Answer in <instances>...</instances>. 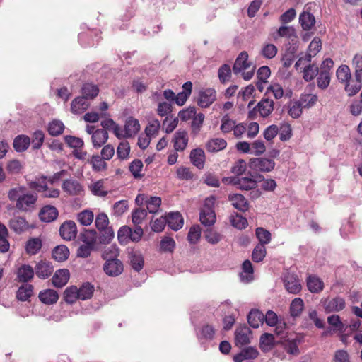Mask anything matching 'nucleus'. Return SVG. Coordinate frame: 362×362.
<instances>
[{"mask_svg":"<svg viewBox=\"0 0 362 362\" xmlns=\"http://www.w3.org/2000/svg\"><path fill=\"white\" fill-rule=\"evenodd\" d=\"M9 199L16 201V207L23 211H30L34 209L37 195L33 192H28L23 187L12 188L8 193Z\"/></svg>","mask_w":362,"mask_h":362,"instance_id":"nucleus-1","label":"nucleus"},{"mask_svg":"<svg viewBox=\"0 0 362 362\" xmlns=\"http://www.w3.org/2000/svg\"><path fill=\"white\" fill-rule=\"evenodd\" d=\"M250 67L251 64L248 62V54L244 51L240 52L237 57L233 67V71L235 74L242 72L243 78L246 81H249L252 78L255 71L254 67L247 71Z\"/></svg>","mask_w":362,"mask_h":362,"instance_id":"nucleus-2","label":"nucleus"},{"mask_svg":"<svg viewBox=\"0 0 362 362\" xmlns=\"http://www.w3.org/2000/svg\"><path fill=\"white\" fill-rule=\"evenodd\" d=\"M321 303L326 313H338L346 307L345 300L340 296L322 298Z\"/></svg>","mask_w":362,"mask_h":362,"instance_id":"nucleus-3","label":"nucleus"},{"mask_svg":"<svg viewBox=\"0 0 362 362\" xmlns=\"http://www.w3.org/2000/svg\"><path fill=\"white\" fill-rule=\"evenodd\" d=\"M106 275L110 277L119 276L124 271V264L119 259L106 260L103 267Z\"/></svg>","mask_w":362,"mask_h":362,"instance_id":"nucleus-4","label":"nucleus"},{"mask_svg":"<svg viewBox=\"0 0 362 362\" xmlns=\"http://www.w3.org/2000/svg\"><path fill=\"white\" fill-rule=\"evenodd\" d=\"M275 166V163L272 159L267 158H252L250 160V167L260 172H270Z\"/></svg>","mask_w":362,"mask_h":362,"instance_id":"nucleus-5","label":"nucleus"},{"mask_svg":"<svg viewBox=\"0 0 362 362\" xmlns=\"http://www.w3.org/2000/svg\"><path fill=\"white\" fill-rule=\"evenodd\" d=\"M284 284L286 291L290 293L297 294L301 290L300 281L293 273L287 272L284 274Z\"/></svg>","mask_w":362,"mask_h":362,"instance_id":"nucleus-6","label":"nucleus"},{"mask_svg":"<svg viewBox=\"0 0 362 362\" xmlns=\"http://www.w3.org/2000/svg\"><path fill=\"white\" fill-rule=\"evenodd\" d=\"M216 99V92L212 88H204L199 91L198 105L202 108L209 107Z\"/></svg>","mask_w":362,"mask_h":362,"instance_id":"nucleus-7","label":"nucleus"},{"mask_svg":"<svg viewBox=\"0 0 362 362\" xmlns=\"http://www.w3.org/2000/svg\"><path fill=\"white\" fill-rule=\"evenodd\" d=\"M62 189L70 196L81 195L83 193V187L74 179H67L63 182Z\"/></svg>","mask_w":362,"mask_h":362,"instance_id":"nucleus-8","label":"nucleus"},{"mask_svg":"<svg viewBox=\"0 0 362 362\" xmlns=\"http://www.w3.org/2000/svg\"><path fill=\"white\" fill-rule=\"evenodd\" d=\"M251 331L246 325L238 327L235 332V344L243 346L250 342Z\"/></svg>","mask_w":362,"mask_h":362,"instance_id":"nucleus-9","label":"nucleus"},{"mask_svg":"<svg viewBox=\"0 0 362 362\" xmlns=\"http://www.w3.org/2000/svg\"><path fill=\"white\" fill-rule=\"evenodd\" d=\"M60 235L66 240H71L76 238L77 228L76 223L72 221L64 222L59 229Z\"/></svg>","mask_w":362,"mask_h":362,"instance_id":"nucleus-10","label":"nucleus"},{"mask_svg":"<svg viewBox=\"0 0 362 362\" xmlns=\"http://www.w3.org/2000/svg\"><path fill=\"white\" fill-rule=\"evenodd\" d=\"M36 275L40 279L49 277L53 272L52 264L45 259L40 260L35 267Z\"/></svg>","mask_w":362,"mask_h":362,"instance_id":"nucleus-11","label":"nucleus"},{"mask_svg":"<svg viewBox=\"0 0 362 362\" xmlns=\"http://www.w3.org/2000/svg\"><path fill=\"white\" fill-rule=\"evenodd\" d=\"M30 187L37 192H42L43 197L49 198H57L59 196L60 192L58 189H49L45 183H39L33 182L30 183Z\"/></svg>","mask_w":362,"mask_h":362,"instance_id":"nucleus-12","label":"nucleus"},{"mask_svg":"<svg viewBox=\"0 0 362 362\" xmlns=\"http://www.w3.org/2000/svg\"><path fill=\"white\" fill-rule=\"evenodd\" d=\"M227 146V141L222 138H212L209 139L205 147L208 152L217 153L225 149Z\"/></svg>","mask_w":362,"mask_h":362,"instance_id":"nucleus-13","label":"nucleus"},{"mask_svg":"<svg viewBox=\"0 0 362 362\" xmlns=\"http://www.w3.org/2000/svg\"><path fill=\"white\" fill-rule=\"evenodd\" d=\"M188 143V135L184 130H178L174 135V148L177 151H184Z\"/></svg>","mask_w":362,"mask_h":362,"instance_id":"nucleus-14","label":"nucleus"},{"mask_svg":"<svg viewBox=\"0 0 362 362\" xmlns=\"http://www.w3.org/2000/svg\"><path fill=\"white\" fill-rule=\"evenodd\" d=\"M190 161L198 169H203L205 163V153L200 148H194L190 152Z\"/></svg>","mask_w":362,"mask_h":362,"instance_id":"nucleus-15","label":"nucleus"},{"mask_svg":"<svg viewBox=\"0 0 362 362\" xmlns=\"http://www.w3.org/2000/svg\"><path fill=\"white\" fill-rule=\"evenodd\" d=\"M108 133L105 129H96L91 136V141L95 148L103 146L108 140Z\"/></svg>","mask_w":362,"mask_h":362,"instance_id":"nucleus-16","label":"nucleus"},{"mask_svg":"<svg viewBox=\"0 0 362 362\" xmlns=\"http://www.w3.org/2000/svg\"><path fill=\"white\" fill-rule=\"evenodd\" d=\"M274 105V101L272 99L263 98L257 103L255 110H257L262 117H266L272 112Z\"/></svg>","mask_w":362,"mask_h":362,"instance_id":"nucleus-17","label":"nucleus"},{"mask_svg":"<svg viewBox=\"0 0 362 362\" xmlns=\"http://www.w3.org/2000/svg\"><path fill=\"white\" fill-rule=\"evenodd\" d=\"M228 199L236 209L240 211H245L248 209L249 204L243 195L232 194L228 196Z\"/></svg>","mask_w":362,"mask_h":362,"instance_id":"nucleus-18","label":"nucleus"},{"mask_svg":"<svg viewBox=\"0 0 362 362\" xmlns=\"http://www.w3.org/2000/svg\"><path fill=\"white\" fill-rule=\"evenodd\" d=\"M70 274L68 269H59L56 271L52 277V284L54 286L57 288H62L65 286L69 279Z\"/></svg>","mask_w":362,"mask_h":362,"instance_id":"nucleus-19","label":"nucleus"},{"mask_svg":"<svg viewBox=\"0 0 362 362\" xmlns=\"http://www.w3.org/2000/svg\"><path fill=\"white\" fill-rule=\"evenodd\" d=\"M38 297L44 304L52 305L57 302L59 294L55 290L45 289L40 292Z\"/></svg>","mask_w":362,"mask_h":362,"instance_id":"nucleus-20","label":"nucleus"},{"mask_svg":"<svg viewBox=\"0 0 362 362\" xmlns=\"http://www.w3.org/2000/svg\"><path fill=\"white\" fill-rule=\"evenodd\" d=\"M277 35L279 37L287 38L294 45L298 42V35L292 26L282 25L279 27Z\"/></svg>","mask_w":362,"mask_h":362,"instance_id":"nucleus-21","label":"nucleus"},{"mask_svg":"<svg viewBox=\"0 0 362 362\" xmlns=\"http://www.w3.org/2000/svg\"><path fill=\"white\" fill-rule=\"evenodd\" d=\"M259 355L257 349L250 346L242 350L233 357L234 362H243L244 360L255 359Z\"/></svg>","mask_w":362,"mask_h":362,"instance_id":"nucleus-22","label":"nucleus"},{"mask_svg":"<svg viewBox=\"0 0 362 362\" xmlns=\"http://www.w3.org/2000/svg\"><path fill=\"white\" fill-rule=\"evenodd\" d=\"M16 275L18 281L27 283L33 278L34 270L31 266L23 264L18 269Z\"/></svg>","mask_w":362,"mask_h":362,"instance_id":"nucleus-23","label":"nucleus"},{"mask_svg":"<svg viewBox=\"0 0 362 362\" xmlns=\"http://www.w3.org/2000/svg\"><path fill=\"white\" fill-rule=\"evenodd\" d=\"M168 226L177 231L183 226L184 220L179 212H171L166 216Z\"/></svg>","mask_w":362,"mask_h":362,"instance_id":"nucleus-24","label":"nucleus"},{"mask_svg":"<svg viewBox=\"0 0 362 362\" xmlns=\"http://www.w3.org/2000/svg\"><path fill=\"white\" fill-rule=\"evenodd\" d=\"M40 218L44 222H52L55 220L58 216L57 209L52 206H44L40 212Z\"/></svg>","mask_w":362,"mask_h":362,"instance_id":"nucleus-25","label":"nucleus"},{"mask_svg":"<svg viewBox=\"0 0 362 362\" xmlns=\"http://www.w3.org/2000/svg\"><path fill=\"white\" fill-rule=\"evenodd\" d=\"M89 107V103L84 97H77L71 105V110L74 114L78 115L85 112Z\"/></svg>","mask_w":362,"mask_h":362,"instance_id":"nucleus-26","label":"nucleus"},{"mask_svg":"<svg viewBox=\"0 0 362 362\" xmlns=\"http://www.w3.org/2000/svg\"><path fill=\"white\" fill-rule=\"evenodd\" d=\"M264 315L259 310H252L247 315V322L253 328H258L263 324Z\"/></svg>","mask_w":362,"mask_h":362,"instance_id":"nucleus-27","label":"nucleus"},{"mask_svg":"<svg viewBox=\"0 0 362 362\" xmlns=\"http://www.w3.org/2000/svg\"><path fill=\"white\" fill-rule=\"evenodd\" d=\"M254 270L252 263L249 260H245L242 265V272L240 274V278L242 282L249 283L253 280Z\"/></svg>","mask_w":362,"mask_h":362,"instance_id":"nucleus-28","label":"nucleus"},{"mask_svg":"<svg viewBox=\"0 0 362 362\" xmlns=\"http://www.w3.org/2000/svg\"><path fill=\"white\" fill-rule=\"evenodd\" d=\"M233 181L238 188L243 190L252 189L257 185V181L254 178L249 177L234 178Z\"/></svg>","mask_w":362,"mask_h":362,"instance_id":"nucleus-29","label":"nucleus"},{"mask_svg":"<svg viewBox=\"0 0 362 362\" xmlns=\"http://www.w3.org/2000/svg\"><path fill=\"white\" fill-rule=\"evenodd\" d=\"M33 294V286L29 284H24L18 288L16 292V298L20 301H28L30 300Z\"/></svg>","mask_w":362,"mask_h":362,"instance_id":"nucleus-30","label":"nucleus"},{"mask_svg":"<svg viewBox=\"0 0 362 362\" xmlns=\"http://www.w3.org/2000/svg\"><path fill=\"white\" fill-rule=\"evenodd\" d=\"M140 124L137 119L129 117L127 119L124 125V132L126 137L134 136L139 130Z\"/></svg>","mask_w":362,"mask_h":362,"instance_id":"nucleus-31","label":"nucleus"},{"mask_svg":"<svg viewBox=\"0 0 362 362\" xmlns=\"http://www.w3.org/2000/svg\"><path fill=\"white\" fill-rule=\"evenodd\" d=\"M200 221L204 226H210L216 221V214L213 209H202L200 212Z\"/></svg>","mask_w":362,"mask_h":362,"instance_id":"nucleus-32","label":"nucleus"},{"mask_svg":"<svg viewBox=\"0 0 362 362\" xmlns=\"http://www.w3.org/2000/svg\"><path fill=\"white\" fill-rule=\"evenodd\" d=\"M215 334L214 328L209 325L203 326L197 332V337L201 343L212 340Z\"/></svg>","mask_w":362,"mask_h":362,"instance_id":"nucleus-33","label":"nucleus"},{"mask_svg":"<svg viewBox=\"0 0 362 362\" xmlns=\"http://www.w3.org/2000/svg\"><path fill=\"white\" fill-rule=\"evenodd\" d=\"M299 23L304 30H310L315 23V18L312 13L303 11L299 16Z\"/></svg>","mask_w":362,"mask_h":362,"instance_id":"nucleus-34","label":"nucleus"},{"mask_svg":"<svg viewBox=\"0 0 362 362\" xmlns=\"http://www.w3.org/2000/svg\"><path fill=\"white\" fill-rule=\"evenodd\" d=\"M307 286L311 293H317L322 291L324 283L316 276H310L307 279Z\"/></svg>","mask_w":362,"mask_h":362,"instance_id":"nucleus-35","label":"nucleus"},{"mask_svg":"<svg viewBox=\"0 0 362 362\" xmlns=\"http://www.w3.org/2000/svg\"><path fill=\"white\" fill-rule=\"evenodd\" d=\"M299 102L303 108H310L313 107L318 100V96L316 94L303 93L300 95Z\"/></svg>","mask_w":362,"mask_h":362,"instance_id":"nucleus-36","label":"nucleus"},{"mask_svg":"<svg viewBox=\"0 0 362 362\" xmlns=\"http://www.w3.org/2000/svg\"><path fill=\"white\" fill-rule=\"evenodd\" d=\"M274 345V337L272 334L264 333L260 337L259 347L262 351H270Z\"/></svg>","mask_w":362,"mask_h":362,"instance_id":"nucleus-37","label":"nucleus"},{"mask_svg":"<svg viewBox=\"0 0 362 362\" xmlns=\"http://www.w3.org/2000/svg\"><path fill=\"white\" fill-rule=\"evenodd\" d=\"M30 144V139L25 135H19L13 141V148L18 152L26 150Z\"/></svg>","mask_w":362,"mask_h":362,"instance_id":"nucleus-38","label":"nucleus"},{"mask_svg":"<svg viewBox=\"0 0 362 362\" xmlns=\"http://www.w3.org/2000/svg\"><path fill=\"white\" fill-rule=\"evenodd\" d=\"M69 255V250L65 245H58L52 250V257L58 262H63L67 259Z\"/></svg>","mask_w":362,"mask_h":362,"instance_id":"nucleus-39","label":"nucleus"},{"mask_svg":"<svg viewBox=\"0 0 362 362\" xmlns=\"http://www.w3.org/2000/svg\"><path fill=\"white\" fill-rule=\"evenodd\" d=\"M8 230L6 227L0 223V252L5 253L8 251L10 244L8 240Z\"/></svg>","mask_w":362,"mask_h":362,"instance_id":"nucleus-40","label":"nucleus"},{"mask_svg":"<svg viewBox=\"0 0 362 362\" xmlns=\"http://www.w3.org/2000/svg\"><path fill=\"white\" fill-rule=\"evenodd\" d=\"M88 161L90 163L93 171L100 172L106 170L107 163L105 160L98 155H93Z\"/></svg>","mask_w":362,"mask_h":362,"instance_id":"nucleus-41","label":"nucleus"},{"mask_svg":"<svg viewBox=\"0 0 362 362\" xmlns=\"http://www.w3.org/2000/svg\"><path fill=\"white\" fill-rule=\"evenodd\" d=\"M81 92L83 94L82 97H84L86 100L93 99L98 95L99 88L93 83H85L82 87Z\"/></svg>","mask_w":362,"mask_h":362,"instance_id":"nucleus-42","label":"nucleus"},{"mask_svg":"<svg viewBox=\"0 0 362 362\" xmlns=\"http://www.w3.org/2000/svg\"><path fill=\"white\" fill-rule=\"evenodd\" d=\"M302 71L303 79L306 81H310L318 74L319 69L316 64H312L304 66Z\"/></svg>","mask_w":362,"mask_h":362,"instance_id":"nucleus-43","label":"nucleus"},{"mask_svg":"<svg viewBox=\"0 0 362 362\" xmlns=\"http://www.w3.org/2000/svg\"><path fill=\"white\" fill-rule=\"evenodd\" d=\"M42 247V240L38 238H31L28 240L25 250L29 255L37 254Z\"/></svg>","mask_w":362,"mask_h":362,"instance_id":"nucleus-44","label":"nucleus"},{"mask_svg":"<svg viewBox=\"0 0 362 362\" xmlns=\"http://www.w3.org/2000/svg\"><path fill=\"white\" fill-rule=\"evenodd\" d=\"M304 308V302L300 298H294L290 305V313L293 317L300 315Z\"/></svg>","mask_w":362,"mask_h":362,"instance_id":"nucleus-45","label":"nucleus"},{"mask_svg":"<svg viewBox=\"0 0 362 362\" xmlns=\"http://www.w3.org/2000/svg\"><path fill=\"white\" fill-rule=\"evenodd\" d=\"M64 129V124L63 122L59 119H53L48 124V132L52 136H59L63 133Z\"/></svg>","mask_w":362,"mask_h":362,"instance_id":"nucleus-46","label":"nucleus"},{"mask_svg":"<svg viewBox=\"0 0 362 362\" xmlns=\"http://www.w3.org/2000/svg\"><path fill=\"white\" fill-rule=\"evenodd\" d=\"M10 227L16 233H21L27 228V223L22 217H16L10 221Z\"/></svg>","mask_w":362,"mask_h":362,"instance_id":"nucleus-47","label":"nucleus"},{"mask_svg":"<svg viewBox=\"0 0 362 362\" xmlns=\"http://www.w3.org/2000/svg\"><path fill=\"white\" fill-rule=\"evenodd\" d=\"M64 299L69 304H72L75 303L77 299H79L77 287L71 286L66 288L64 292Z\"/></svg>","mask_w":362,"mask_h":362,"instance_id":"nucleus-48","label":"nucleus"},{"mask_svg":"<svg viewBox=\"0 0 362 362\" xmlns=\"http://www.w3.org/2000/svg\"><path fill=\"white\" fill-rule=\"evenodd\" d=\"M317 78V83L318 88L324 90L326 89L330 83V72L328 70H320Z\"/></svg>","mask_w":362,"mask_h":362,"instance_id":"nucleus-49","label":"nucleus"},{"mask_svg":"<svg viewBox=\"0 0 362 362\" xmlns=\"http://www.w3.org/2000/svg\"><path fill=\"white\" fill-rule=\"evenodd\" d=\"M94 219V214L91 210L86 209L77 215V221L83 226H89Z\"/></svg>","mask_w":362,"mask_h":362,"instance_id":"nucleus-50","label":"nucleus"},{"mask_svg":"<svg viewBox=\"0 0 362 362\" xmlns=\"http://www.w3.org/2000/svg\"><path fill=\"white\" fill-rule=\"evenodd\" d=\"M78 291L79 299L85 300L92 297L94 291V287L90 283H85L78 288Z\"/></svg>","mask_w":362,"mask_h":362,"instance_id":"nucleus-51","label":"nucleus"},{"mask_svg":"<svg viewBox=\"0 0 362 362\" xmlns=\"http://www.w3.org/2000/svg\"><path fill=\"white\" fill-rule=\"evenodd\" d=\"M288 107V113L292 118H298L302 115L303 107L298 100L290 102Z\"/></svg>","mask_w":362,"mask_h":362,"instance_id":"nucleus-52","label":"nucleus"},{"mask_svg":"<svg viewBox=\"0 0 362 362\" xmlns=\"http://www.w3.org/2000/svg\"><path fill=\"white\" fill-rule=\"evenodd\" d=\"M149 213L155 214L158 211L161 204V199L158 197H151L145 200Z\"/></svg>","mask_w":362,"mask_h":362,"instance_id":"nucleus-53","label":"nucleus"},{"mask_svg":"<svg viewBox=\"0 0 362 362\" xmlns=\"http://www.w3.org/2000/svg\"><path fill=\"white\" fill-rule=\"evenodd\" d=\"M117 156L119 160H124L129 158L130 146L128 141H124L119 144L117 148Z\"/></svg>","mask_w":362,"mask_h":362,"instance_id":"nucleus-54","label":"nucleus"},{"mask_svg":"<svg viewBox=\"0 0 362 362\" xmlns=\"http://www.w3.org/2000/svg\"><path fill=\"white\" fill-rule=\"evenodd\" d=\"M230 222L233 227L239 230L244 229L247 226V219L237 213L232 214L230 216Z\"/></svg>","mask_w":362,"mask_h":362,"instance_id":"nucleus-55","label":"nucleus"},{"mask_svg":"<svg viewBox=\"0 0 362 362\" xmlns=\"http://www.w3.org/2000/svg\"><path fill=\"white\" fill-rule=\"evenodd\" d=\"M361 81L362 80H349L345 83V90L346 91L349 96H353L356 95L361 88Z\"/></svg>","mask_w":362,"mask_h":362,"instance_id":"nucleus-56","label":"nucleus"},{"mask_svg":"<svg viewBox=\"0 0 362 362\" xmlns=\"http://www.w3.org/2000/svg\"><path fill=\"white\" fill-rule=\"evenodd\" d=\"M256 236L259 242L258 245H262L265 246V245L269 244L271 241V233L269 230L259 227L255 230Z\"/></svg>","mask_w":362,"mask_h":362,"instance_id":"nucleus-57","label":"nucleus"},{"mask_svg":"<svg viewBox=\"0 0 362 362\" xmlns=\"http://www.w3.org/2000/svg\"><path fill=\"white\" fill-rule=\"evenodd\" d=\"M89 189L93 194L95 196L104 197L107 194V191L103 185L102 180H98L88 186Z\"/></svg>","mask_w":362,"mask_h":362,"instance_id":"nucleus-58","label":"nucleus"},{"mask_svg":"<svg viewBox=\"0 0 362 362\" xmlns=\"http://www.w3.org/2000/svg\"><path fill=\"white\" fill-rule=\"evenodd\" d=\"M175 247V240L169 237L164 236L160 243V250L163 252H172Z\"/></svg>","mask_w":362,"mask_h":362,"instance_id":"nucleus-59","label":"nucleus"},{"mask_svg":"<svg viewBox=\"0 0 362 362\" xmlns=\"http://www.w3.org/2000/svg\"><path fill=\"white\" fill-rule=\"evenodd\" d=\"M235 124V120L230 119L228 115H226L221 118L220 129L223 134L229 133L233 131Z\"/></svg>","mask_w":362,"mask_h":362,"instance_id":"nucleus-60","label":"nucleus"},{"mask_svg":"<svg viewBox=\"0 0 362 362\" xmlns=\"http://www.w3.org/2000/svg\"><path fill=\"white\" fill-rule=\"evenodd\" d=\"M336 74L338 80L341 83H345L351 79L350 69L346 65L340 66L337 69Z\"/></svg>","mask_w":362,"mask_h":362,"instance_id":"nucleus-61","label":"nucleus"},{"mask_svg":"<svg viewBox=\"0 0 362 362\" xmlns=\"http://www.w3.org/2000/svg\"><path fill=\"white\" fill-rule=\"evenodd\" d=\"M131 265L132 268L136 271H141L144 264V260L140 253L132 252L130 256Z\"/></svg>","mask_w":362,"mask_h":362,"instance_id":"nucleus-62","label":"nucleus"},{"mask_svg":"<svg viewBox=\"0 0 362 362\" xmlns=\"http://www.w3.org/2000/svg\"><path fill=\"white\" fill-rule=\"evenodd\" d=\"M160 123L158 119H155L149 122L145 129L146 134L151 137H155L159 132Z\"/></svg>","mask_w":362,"mask_h":362,"instance_id":"nucleus-63","label":"nucleus"},{"mask_svg":"<svg viewBox=\"0 0 362 362\" xmlns=\"http://www.w3.org/2000/svg\"><path fill=\"white\" fill-rule=\"evenodd\" d=\"M353 64L355 69V78L362 80V56L356 54L353 59Z\"/></svg>","mask_w":362,"mask_h":362,"instance_id":"nucleus-64","label":"nucleus"}]
</instances>
